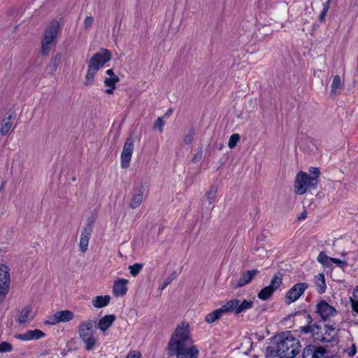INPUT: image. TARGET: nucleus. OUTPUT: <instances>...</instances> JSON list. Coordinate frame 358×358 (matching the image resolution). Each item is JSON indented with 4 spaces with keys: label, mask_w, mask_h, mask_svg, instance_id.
Returning <instances> with one entry per match:
<instances>
[{
    "label": "nucleus",
    "mask_w": 358,
    "mask_h": 358,
    "mask_svg": "<svg viewBox=\"0 0 358 358\" xmlns=\"http://www.w3.org/2000/svg\"><path fill=\"white\" fill-rule=\"evenodd\" d=\"M169 356L177 358H197L199 350L193 345L189 336L188 324L178 326L173 332L167 348Z\"/></svg>",
    "instance_id": "f257e3e1"
},
{
    "label": "nucleus",
    "mask_w": 358,
    "mask_h": 358,
    "mask_svg": "<svg viewBox=\"0 0 358 358\" xmlns=\"http://www.w3.org/2000/svg\"><path fill=\"white\" fill-rule=\"evenodd\" d=\"M280 338L276 349L267 353L266 358H294L301 352L299 340L290 332L283 333Z\"/></svg>",
    "instance_id": "f03ea898"
},
{
    "label": "nucleus",
    "mask_w": 358,
    "mask_h": 358,
    "mask_svg": "<svg viewBox=\"0 0 358 358\" xmlns=\"http://www.w3.org/2000/svg\"><path fill=\"white\" fill-rule=\"evenodd\" d=\"M253 301L244 299L243 301L237 299L228 301L222 307L208 313L205 318L208 323H213L220 319L224 313H234L238 315L253 307Z\"/></svg>",
    "instance_id": "7ed1b4c3"
},
{
    "label": "nucleus",
    "mask_w": 358,
    "mask_h": 358,
    "mask_svg": "<svg viewBox=\"0 0 358 358\" xmlns=\"http://www.w3.org/2000/svg\"><path fill=\"white\" fill-rule=\"evenodd\" d=\"M111 59V53L102 48L96 52L88 61L87 71L85 76V85H92L94 83V77L96 73Z\"/></svg>",
    "instance_id": "20e7f679"
},
{
    "label": "nucleus",
    "mask_w": 358,
    "mask_h": 358,
    "mask_svg": "<svg viewBox=\"0 0 358 358\" xmlns=\"http://www.w3.org/2000/svg\"><path fill=\"white\" fill-rule=\"evenodd\" d=\"M310 176L306 173L300 171L296 176L294 181V192L301 195L308 189H315L318 185V177L320 171L318 168L312 167L309 169Z\"/></svg>",
    "instance_id": "39448f33"
},
{
    "label": "nucleus",
    "mask_w": 358,
    "mask_h": 358,
    "mask_svg": "<svg viewBox=\"0 0 358 358\" xmlns=\"http://www.w3.org/2000/svg\"><path fill=\"white\" fill-rule=\"evenodd\" d=\"M59 29V23L57 20L52 21L45 30L44 37L41 41V53L48 55L52 46L56 43Z\"/></svg>",
    "instance_id": "423d86ee"
},
{
    "label": "nucleus",
    "mask_w": 358,
    "mask_h": 358,
    "mask_svg": "<svg viewBox=\"0 0 358 358\" xmlns=\"http://www.w3.org/2000/svg\"><path fill=\"white\" fill-rule=\"evenodd\" d=\"M10 269L6 264L0 265V302L3 301L10 289Z\"/></svg>",
    "instance_id": "0eeeda50"
},
{
    "label": "nucleus",
    "mask_w": 358,
    "mask_h": 358,
    "mask_svg": "<svg viewBox=\"0 0 358 358\" xmlns=\"http://www.w3.org/2000/svg\"><path fill=\"white\" fill-rule=\"evenodd\" d=\"M282 283L281 275L275 274L271 280L270 285L259 291L257 294L258 298L263 301L268 300L273 295V292L280 287Z\"/></svg>",
    "instance_id": "6e6552de"
},
{
    "label": "nucleus",
    "mask_w": 358,
    "mask_h": 358,
    "mask_svg": "<svg viewBox=\"0 0 358 358\" xmlns=\"http://www.w3.org/2000/svg\"><path fill=\"white\" fill-rule=\"evenodd\" d=\"M134 141L133 138H127L121 153V166L123 169L128 168L134 151Z\"/></svg>",
    "instance_id": "1a4fd4ad"
},
{
    "label": "nucleus",
    "mask_w": 358,
    "mask_h": 358,
    "mask_svg": "<svg viewBox=\"0 0 358 358\" xmlns=\"http://www.w3.org/2000/svg\"><path fill=\"white\" fill-rule=\"evenodd\" d=\"M315 313L320 315L323 321L337 314L336 310L324 300H322L317 303Z\"/></svg>",
    "instance_id": "9d476101"
},
{
    "label": "nucleus",
    "mask_w": 358,
    "mask_h": 358,
    "mask_svg": "<svg viewBox=\"0 0 358 358\" xmlns=\"http://www.w3.org/2000/svg\"><path fill=\"white\" fill-rule=\"evenodd\" d=\"M308 285L306 282H299L295 284L287 293L286 299L289 303L296 301L308 288Z\"/></svg>",
    "instance_id": "9b49d317"
},
{
    "label": "nucleus",
    "mask_w": 358,
    "mask_h": 358,
    "mask_svg": "<svg viewBox=\"0 0 358 358\" xmlns=\"http://www.w3.org/2000/svg\"><path fill=\"white\" fill-rule=\"evenodd\" d=\"M95 323L96 322L91 319L81 322L78 326L79 338L94 335V331L93 328Z\"/></svg>",
    "instance_id": "f8f14e48"
},
{
    "label": "nucleus",
    "mask_w": 358,
    "mask_h": 358,
    "mask_svg": "<svg viewBox=\"0 0 358 358\" xmlns=\"http://www.w3.org/2000/svg\"><path fill=\"white\" fill-rule=\"evenodd\" d=\"M324 332L316 338L321 342H331L335 341L338 329L335 327V324H325L324 327Z\"/></svg>",
    "instance_id": "ddd939ff"
},
{
    "label": "nucleus",
    "mask_w": 358,
    "mask_h": 358,
    "mask_svg": "<svg viewBox=\"0 0 358 358\" xmlns=\"http://www.w3.org/2000/svg\"><path fill=\"white\" fill-rule=\"evenodd\" d=\"M145 188L143 184L134 189V193L129 203V207L132 209L138 208L144 199Z\"/></svg>",
    "instance_id": "4468645a"
},
{
    "label": "nucleus",
    "mask_w": 358,
    "mask_h": 358,
    "mask_svg": "<svg viewBox=\"0 0 358 358\" xmlns=\"http://www.w3.org/2000/svg\"><path fill=\"white\" fill-rule=\"evenodd\" d=\"M259 273L257 269L248 270L244 271L240 276L237 283L234 285L235 288L242 287L250 283L252 279Z\"/></svg>",
    "instance_id": "2eb2a0df"
},
{
    "label": "nucleus",
    "mask_w": 358,
    "mask_h": 358,
    "mask_svg": "<svg viewBox=\"0 0 358 358\" xmlns=\"http://www.w3.org/2000/svg\"><path fill=\"white\" fill-rule=\"evenodd\" d=\"M15 119V113L13 111H8L1 122L0 134L2 136L8 134L13 126V121Z\"/></svg>",
    "instance_id": "dca6fc26"
},
{
    "label": "nucleus",
    "mask_w": 358,
    "mask_h": 358,
    "mask_svg": "<svg viewBox=\"0 0 358 358\" xmlns=\"http://www.w3.org/2000/svg\"><path fill=\"white\" fill-rule=\"evenodd\" d=\"M92 232V227L91 224L89 226H85L81 234L80 240V250L82 252H85L88 249L89 240Z\"/></svg>",
    "instance_id": "f3484780"
},
{
    "label": "nucleus",
    "mask_w": 358,
    "mask_h": 358,
    "mask_svg": "<svg viewBox=\"0 0 358 358\" xmlns=\"http://www.w3.org/2000/svg\"><path fill=\"white\" fill-rule=\"evenodd\" d=\"M127 282L128 280L126 279H120L114 282L113 292L115 296H124L126 294L127 291L126 285Z\"/></svg>",
    "instance_id": "a211bd4d"
},
{
    "label": "nucleus",
    "mask_w": 358,
    "mask_h": 358,
    "mask_svg": "<svg viewBox=\"0 0 358 358\" xmlns=\"http://www.w3.org/2000/svg\"><path fill=\"white\" fill-rule=\"evenodd\" d=\"M115 315H107L101 318L98 322L97 327L103 332L106 331L115 322Z\"/></svg>",
    "instance_id": "6ab92c4d"
},
{
    "label": "nucleus",
    "mask_w": 358,
    "mask_h": 358,
    "mask_svg": "<svg viewBox=\"0 0 358 358\" xmlns=\"http://www.w3.org/2000/svg\"><path fill=\"white\" fill-rule=\"evenodd\" d=\"M120 81V78L117 76L114 77L106 78L104 80V85L109 88L106 89L105 92L108 94H113L114 90L115 89V84Z\"/></svg>",
    "instance_id": "aec40b11"
},
{
    "label": "nucleus",
    "mask_w": 358,
    "mask_h": 358,
    "mask_svg": "<svg viewBox=\"0 0 358 358\" xmlns=\"http://www.w3.org/2000/svg\"><path fill=\"white\" fill-rule=\"evenodd\" d=\"M110 301L109 295L97 296L92 300V304L95 308H101L106 306Z\"/></svg>",
    "instance_id": "412c9836"
},
{
    "label": "nucleus",
    "mask_w": 358,
    "mask_h": 358,
    "mask_svg": "<svg viewBox=\"0 0 358 358\" xmlns=\"http://www.w3.org/2000/svg\"><path fill=\"white\" fill-rule=\"evenodd\" d=\"M56 314L59 322H67L72 320L74 317L73 313L69 310L57 311Z\"/></svg>",
    "instance_id": "4be33fe9"
},
{
    "label": "nucleus",
    "mask_w": 358,
    "mask_h": 358,
    "mask_svg": "<svg viewBox=\"0 0 358 358\" xmlns=\"http://www.w3.org/2000/svg\"><path fill=\"white\" fill-rule=\"evenodd\" d=\"M80 339L84 343L85 349L87 351H91L94 350L97 342L96 339L94 338V335L87 337H82L80 338Z\"/></svg>",
    "instance_id": "5701e85b"
},
{
    "label": "nucleus",
    "mask_w": 358,
    "mask_h": 358,
    "mask_svg": "<svg viewBox=\"0 0 358 358\" xmlns=\"http://www.w3.org/2000/svg\"><path fill=\"white\" fill-rule=\"evenodd\" d=\"M315 282L317 287V292L319 294H323L326 291V282L324 275L322 273H320L315 278Z\"/></svg>",
    "instance_id": "b1692460"
},
{
    "label": "nucleus",
    "mask_w": 358,
    "mask_h": 358,
    "mask_svg": "<svg viewBox=\"0 0 358 358\" xmlns=\"http://www.w3.org/2000/svg\"><path fill=\"white\" fill-rule=\"evenodd\" d=\"M31 310H32V308L29 306H27L24 308H23L20 312V314L19 315V317H18L17 322L20 324H24L25 322H27Z\"/></svg>",
    "instance_id": "393cba45"
},
{
    "label": "nucleus",
    "mask_w": 358,
    "mask_h": 358,
    "mask_svg": "<svg viewBox=\"0 0 358 358\" xmlns=\"http://www.w3.org/2000/svg\"><path fill=\"white\" fill-rule=\"evenodd\" d=\"M341 87V79L338 75L334 76L333 81L331 85V95L335 96L337 94V90Z\"/></svg>",
    "instance_id": "a878e982"
},
{
    "label": "nucleus",
    "mask_w": 358,
    "mask_h": 358,
    "mask_svg": "<svg viewBox=\"0 0 358 358\" xmlns=\"http://www.w3.org/2000/svg\"><path fill=\"white\" fill-rule=\"evenodd\" d=\"M320 330L319 325L314 324L313 325H306L301 327V332L304 334L312 333L313 335L318 334Z\"/></svg>",
    "instance_id": "bb28decb"
},
{
    "label": "nucleus",
    "mask_w": 358,
    "mask_h": 358,
    "mask_svg": "<svg viewBox=\"0 0 358 358\" xmlns=\"http://www.w3.org/2000/svg\"><path fill=\"white\" fill-rule=\"evenodd\" d=\"M29 340H38L43 338L45 334L40 329L28 330Z\"/></svg>",
    "instance_id": "cd10ccee"
},
{
    "label": "nucleus",
    "mask_w": 358,
    "mask_h": 358,
    "mask_svg": "<svg viewBox=\"0 0 358 358\" xmlns=\"http://www.w3.org/2000/svg\"><path fill=\"white\" fill-rule=\"evenodd\" d=\"M62 55L61 53H57L51 59L50 68L51 72L53 73L57 69V66L62 61Z\"/></svg>",
    "instance_id": "c85d7f7f"
},
{
    "label": "nucleus",
    "mask_w": 358,
    "mask_h": 358,
    "mask_svg": "<svg viewBox=\"0 0 358 358\" xmlns=\"http://www.w3.org/2000/svg\"><path fill=\"white\" fill-rule=\"evenodd\" d=\"M352 309L358 314V286L353 292V297L350 298Z\"/></svg>",
    "instance_id": "c756f323"
},
{
    "label": "nucleus",
    "mask_w": 358,
    "mask_h": 358,
    "mask_svg": "<svg viewBox=\"0 0 358 358\" xmlns=\"http://www.w3.org/2000/svg\"><path fill=\"white\" fill-rule=\"evenodd\" d=\"M143 264L141 263H135L129 266L130 273L132 276L136 277L143 268Z\"/></svg>",
    "instance_id": "7c9ffc66"
},
{
    "label": "nucleus",
    "mask_w": 358,
    "mask_h": 358,
    "mask_svg": "<svg viewBox=\"0 0 358 358\" xmlns=\"http://www.w3.org/2000/svg\"><path fill=\"white\" fill-rule=\"evenodd\" d=\"M317 261L324 266H330V257H328L324 252H320L318 257Z\"/></svg>",
    "instance_id": "2f4dec72"
},
{
    "label": "nucleus",
    "mask_w": 358,
    "mask_h": 358,
    "mask_svg": "<svg viewBox=\"0 0 358 358\" xmlns=\"http://www.w3.org/2000/svg\"><path fill=\"white\" fill-rule=\"evenodd\" d=\"M327 350L322 347H317L314 348L313 358H326L327 356Z\"/></svg>",
    "instance_id": "473e14b6"
},
{
    "label": "nucleus",
    "mask_w": 358,
    "mask_h": 358,
    "mask_svg": "<svg viewBox=\"0 0 358 358\" xmlns=\"http://www.w3.org/2000/svg\"><path fill=\"white\" fill-rule=\"evenodd\" d=\"M217 194V188L214 186H211L209 190L206 192V196L207 199L209 201V203L212 204L216 197Z\"/></svg>",
    "instance_id": "72a5a7b5"
},
{
    "label": "nucleus",
    "mask_w": 358,
    "mask_h": 358,
    "mask_svg": "<svg viewBox=\"0 0 358 358\" xmlns=\"http://www.w3.org/2000/svg\"><path fill=\"white\" fill-rule=\"evenodd\" d=\"M195 135V129L192 127L189 129V132L183 138V141L186 145H189L192 143Z\"/></svg>",
    "instance_id": "f704fd0d"
},
{
    "label": "nucleus",
    "mask_w": 358,
    "mask_h": 358,
    "mask_svg": "<svg viewBox=\"0 0 358 358\" xmlns=\"http://www.w3.org/2000/svg\"><path fill=\"white\" fill-rule=\"evenodd\" d=\"M13 349V348L10 343L7 341L0 343V353L10 352Z\"/></svg>",
    "instance_id": "c9c22d12"
},
{
    "label": "nucleus",
    "mask_w": 358,
    "mask_h": 358,
    "mask_svg": "<svg viewBox=\"0 0 358 358\" xmlns=\"http://www.w3.org/2000/svg\"><path fill=\"white\" fill-rule=\"evenodd\" d=\"M239 140H240V136L238 134H232L229 138V140L228 142V146L230 148H234L236 145L237 143L239 141Z\"/></svg>",
    "instance_id": "e433bc0d"
},
{
    "label": "nucleus",
    "mask_w": 358,
    "mask_h": 358,
    "mask_svg": "<svg viewBox=\"0 0 358 358\" xmlns=\"http://www.w3.org/2000/svg\"><path fill=\"white\" fill-rule=\"evenodd\" d=\"M164 125V122L163 120L162 117H159L157 119V120L155 122L153 128L155 129H158L159 132L162 133L163 131V127Z\"/></svg>",
    "instance_id": "4c0bfd02"
},
{
    "label": "nucleus",
    "mask_w": 358,
    "mask_h": 358,
    "mask_svg": "<svg viewBox=\"0 0 358 358\" xmlns=\"http://www.w3.org/2000/svg\"><path fill=\"white\" fill-rule=\"evenodd\" d=\"M176 271H173L169 276H168L164 281L161 289H164L169 284L172 282V281L176 278Z\"/></svg>",
    "instance_id": "58836bf2"
},
{
    "label": "nucleus",
    "mask_w": 358,
    "mask_h": 358,
    "mask_svg": "<svg viewBox=\"0 0 358 358\" xmlns=\"http://www.w3.org/2000/svg\"><path fill=\"white\" fill-rule=\"evenodd\" d=\"M58 323H59V322L56 313L53 315L49 317L48 319L45 322V324L48 325H55Z\"/></svg>",
    "instance_id": "ea45409f"
},
{
    "label": "nucleus",
    "mask_w": 358,
    "mask_h": 358,
    "mask_svg": "<svg viewBox=\"0 0 358 358\" xmlns=\"http://www.w3.org/2000/svg\"><path fill=\"white\" fill-rule=\"evenodd\" d=\"M314 347L309 345L307 348H306L303 352V358H306L307 357L310 356L311 358H313V354L314 352Z\"/></svg>",
    "instance_id": "a19ab883"
},
{
    "label": "nucleus",
    "mask_w": 358,
    "mask_h": 358,
    "mask_svg": "<svg viewBox=\"0 0 358 358\" xmlns=\"http://www.w3.org/2000/svg\"><path fill=\"white\" fill-rule=\"evenodd\" d=\"M202 156H203L202 149L199 148L197 150V152L194 155V156L192 159V162L196 163V162H199L202 159Z\"/></svg>",
    "instance_id": "79ce46f5"
},
{
    "label": "nucleus",
    "mask_w": 358,
    "mask_h": 358,
    "mask_svg": "<svg viewBox=\"0 0 358 358\" xmlns=\"http://www.w3.org/2000/svg\"><path fill=\"white\" fill-rule=\"evenodd\" d=\"M14 337L16 338V339H18V340H20V341H30L29 340V334H28V331H27L24 334H15L14 336Z\"/></svg>",
    "instance_id": "37998d69"
},
{
    "label": "nucleus",
    "mask_w": 358,
    "mask_h": 358,
    "mask_svg": "<svg viewBox=\"0 0 358 358\" xmlns=\"http://www.w3.org/2000/svg\"><path fill=\"white\" fill-rule=\"evenodd\" d=\"M93 22H94V19L92 17H91V16L86 17V18L85 19V21H84L85 29H89L92 25Z\"/></svg>",
    "instance_id": "c03bdc74"
},
{
    "label": "nucleus",
    "mask_w": 358,
    "mask_h": 358,
    "mask_svg": "<svg viewBox=\"0 0 358 358\" xmlns=\"http://www.w3.org/2000/svg\"><path fill=\"white\" fill-rule=\"evenodd\" d=\"M334 263L338 265L340 267H343L344 265H346L345 262H343L338 259L330 257V264Z\"/></svg>",
    "instance_id": "a18cd8bd"
},
{
    "label": "nucleus",
    "mask_w": 358,
    "mask_h": 358,
    "mask_svg": "<svg viewBox=\"0 0 358 358\" xmlns=\"http://www.w3.org/2000/svg\"><path fill=\"white\" fill-rule=\"evenodd\" d=\"M127 358H142V357H141V354L139 352L132 351L127 355Z\"/></svg>",
    "instance_id": "49530a36"
},
{
    "label": "nucleus",
    "mask_w": 358,
    "mask_h": 358,
    "mask_svg": "<svg viewBox=\"0 0 358 358\" xmlns=\"http://www.w3.org/2000/svg\"><path fill=\"white\" fill-rule=\"evenodd\" d=\"M331 1V0H327V2H325L323 4V10H325V11L328 12V10L329 9V4H330Z\"/></svg>",
    "instance_id": "de8ad7c7"
},
{
    "label": "nucleus",
    "mask_w": 358,
    "mask_h": 358,
    "mask_svg": "<svg viewBox=\"0 0 358 358\" xmlns=\"http://www.w3.org/2000/svg\"><path fill=\"white\" fill-rule=\"evenodd\" d=\"M356 352H357L356 347H355V345H352V348H351L350 351L348 353L349 356H350V357L354 356L356 354Z\"/></svg>",
    "instance_id": "09e8293b"
},
{
    "label": "nucleus",
    "mask_w": 358,
    "mask_h": 358,
    "mask_svg": "<svg viewBox=\"0 0 358 358\" xmlns=\"http://www.w3.org/2000/svg\"><path fill=\"white\" fill-rule=\"evenodd\" d=\"M327 13V12L325 10H322L321 12L320 15H319L320 21H323L324 20Z\"/></svg>",
    "instance_id": "8fccbe9b"
},
{
    "label": "nucleus",
    "mask_w": 358,
    "mask_h": 358,
    "mask_svg": "<svg viewBox=\"0 0 358 358\" xmlns=\"http://www.w3.org/2000/svg\"><path fill=\"white\" fill-rule=\"evenodd\" d=\"M106 73L109 77H114V76H116L112 69H108Z\"/></svg>",
    "instance_id": "3c124183"
},
{
    "label": "nucleus",
    "mask_w": 358,
    "mask_h": 358,
    "mask_svg": "<svg viewBox=\"0 0 358 358\" xmlns=\"http://www.w3.org/2000/svg\"><path fill=\"white\" fill-rule=\"evenodd\" d=\"M306 217H307V212L303 211V213H301L300 216H299L298 219L303 220V219H305Z\"/></svg>",
    "instance_id": "603ef678"
},
{
    "label": "nucleus",
    "mask_w": 358,
    "mask_h": 358,
    "mask_svg": "<svg viewBox=\"0 0 358 358\" xmlns=\"http://www.w3.org/2000/svg\"><path fill=\"white\" fill-rule=\"evenodd\" d=\"M306 320L308 322V324L310 325V324L313 322V318L310 314H307L306 315Z\"/></svg>",
    "instance_id": "864d4df0"
},
{
    "label": "nucleus",
    "mask_w": 358,
    "mask_h": 358,
    "mask_svg": "<svg viewBox=\"0 0 358 358\" xmlns=\"http://www.w3.org/2000/svg\"><path fill=\"white\" fill-rule=\"evenodd\" d=\"M93 223H94V220L90 217L87 220V224L86 226H89V224H91V227L93 228V226H92Z\"/></svg>",
    "instance_id": "5fc2aeb1"
},
{
    "label": "nucleus",
    "mask_w": 358,
    "mask_h": 358,
    "mask_svg": "<svg viewBox=\"0 0 358 358\" xmlns=\"http://www.w3.org/2000/svg\"><path fill=\"white\" fill-rule=\"evenodd\" d=\"M172 112H173L172 109H171V108H169V109L166 111V113H165V115H165V116H169V115H170L172 113Z\"/></svg>",
    "instance_id": "6e6d98bb"
},
{
    "label": "nucleus",
    "mask_w": 358,
    "mask_h": 358,
    "mask_svg": "<svg viewBox=\"0 0 358 358\" xmlns=\"http://www.w3.org/2000/svg\"><path fill=\"white\" fill-rule=\"evenodd\" d=\"M336 357H337V356L331 355L330 357L327 356L326 358H336Z\"/></svg>",
    "instance_id": "4d7b16f0"
},
{
    "label": "nucleus",
    "mask_w": 358,
    "mask_h": 358,
    "mask_svg": "<svg viewBox=\"0 0 358 358\" xmlns=\"http://www.w3.org/2000/svg\"><path fill=\"white\" fill-rule=\"evenodd\" d=\"M3 184H2V185H1V187H0V192L1 191V189H2V187H3Z\"/></svg>",
    "instance_id": "13d9d810"
},
{
    "label": "nucleus",
    "mask_w": 358,
    "mask_h": 358,
    "mask_svg": "<svg viewBox=\"0 0 358 358\" xmlns=\"http://www.w3.org/2000/svg\"><path fill=\"white\" fill-rule=\"evenodd\" d=\"M357 358H358V357H357Z\"/></svg>",
    "instance_id": "bf43d9fd"
}]
</instances>
